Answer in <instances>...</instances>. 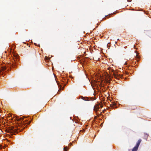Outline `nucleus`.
I'll return each mask as SVG.
<instances>
[{
  "label": "nucleus",
  "mask_w": 151,
  "mask_h": 151,
  "mask_svg": "<svg viewBox=\"0 0 151 151\" xmlns=\"http://www.w3.org/2000/svg\"><path fill=\"white\" fill-rule=\"evenodd\" d=\"M20 131V130L18 129H15L14 127H10L8 132L9 133H12V134H15V133H18Z\"/></svg>",
  "instance_id": "obj_1"
},
{
  "label": "nucleus",
  "mask_w": 151,
  "mask_h": 151,
  "mask_svg": "<svg viewBox=\"0 0 151 151\" xmlns=\"http://www.w3.org/2000/svg\"><path fill=\"white\" fill-rule=\"evenodd\" d=\"M110 71L113 72V75H114V78H115L118 79L119 78L122 77V76H121L120 75H118V74L114 72V71L113 69L111 68Z\"/></svg>",
  "instance_id": "obj_2"
},
{
  "label": "nucleus",
  "mask_w": 151,
  "mask_h": 151,
  "mask_svg": "<svg viewBox=\"0 0 151 151\" xmlns=\"http://www.w3.org/2000/svg\"><path fill=\"white\" fill-rule=\"evenodd\" d=\"M17 58H15V59L12 60V63H10V64H9L10 65L12 66L13 67H14L16 66V63L17 62Z\"/></svg>",
  "instance_id": "obj_3"
},
{
  "label": "nucleus",
  "mask_w": 151,
  "mask_h": 151,
  "mask_svg": "<svg viewBox=\"0 0 151 151\" xmlns=\"http://www.w3.org/2000/svg\"><path fill=\"white\" fill-rule=\"evenodd\" d=\"M99 105L98 104H96L94 106V110L95 111H97L99 110Z\"/></svg>",
  "instance_id": "obj_4"
},
{
  "label": "nucleus",
  "mask_w": 151,
  "mask_h": 151,
  "mask_svg": "<svg viewBox=\"0 0 151 151\" xmlns=\"http://www.w3.org/2000/svg\"><path fill=\"white\" fill-rule=\"evenodd\" d=\"M112 78V76L109 75V74H107L106 75H105V79H111Z\"/></svg>",
  "instance_id": "obj_5"
},
{
  "label": "nucleus",
  "mask_w": 151,
  "mask_h": 151,
  "mask_svg": "<svg viewBox=\"0 0 151 151\" xmlns=\"http://www.w3.org/2000/svg\"><path fill=\"white\" fill-rule=\"evenodd\" d=\"M141 141H142V140L141 139H139L138 140L135 146L136 147H137L138 148V147L141 142Z\"/></svg>",
  "instance_id": "obj_6"
},
{
  "label": "nucleus",
  "mask_w": 151,
  "mask_h": 151,
  "mask_svg": "<svg viewBox=\"0 0 151 151\" xmlns=\"http://www.w3.org/2000/svg\"><path fill=\"white\" fill-rule=\"evenodd\" d=\"M111 80V79H105V81L106 83H110Z\"/></svg>",
  "instance_id": "obj_7"
},
{
  "label": "nucleus",
  "mask_w": 151,
  "mask_h": 151,
  "mask_svg": "<svg viewBox=\"0 0 151 151\" xmlns=\"http://www.w3.org/2000/svg\"><path fill=\"white\" fill-rule=\"evenodd\" d=\"M138 149V148L136 147H134L132 150V151H137Z\"/></svg>",
  "instance_id": "obj_8"
},
{
  "label": "nucleus",
  "mask_w": 151,
  "mask_h": 151,
  "mask_svg": "<svg viewBox=\"0 0 151 151\" xmlns=\"http://www.w3.org/2000/svg\"><path fill=\"white\" fill-rule=\"evenodd\" d=\"M6 66H4L2 67L1 69V70L2 71H4L6 70Z\"/></svg>",
  "instance_id": "obj_9"
},
{
  "label": "nucleus",
  "mask_w": 151,
  "mask_h": 151,
  "mask_svg": "<svg viewBox=\"0 0 151 151\" xmlns=\"http://www.w3.org/2000/svg\"><path fill=\"white\" fill-rule=\"evenodd\" d=\"M82 99L85 101H87L88 100V99L87 97H82Z\"/></svg>",
  "instance_id": "obj_10"
},
{
  "label": "nucleus",
  "mask_w": 151,
  "mask_h": 151,
  "mask_svg": "<svg viewBox=\"0 0 151 151\" xmlns=\"http://www.w3.org/2000/svg\"><path fill=\"white\" fill-rule=\"evenodd\" d=\"M23 119V118L22 117H21L20 118H17V120L18 121H20L21 120H22Z\"/></svg>",
  "instance_id": "obj_11"
},
{
  "label": "nucleus",
  "mask_w": 151,
  "mask_h": 151,
  "mask_svg": "<svg viewBox=\"0 0 151 151\" xmlns=\"http://www.w3.org/2000/svg\"><path fill=\"white\" fill-rule=\"evenodd\" d=\"M64 150H65V151H67V147H64Z\"/></svg>",
  "instance_id": "obj_12"
},
{
  "label": "nucleus",
  "mask_w": 151,
  "mask_h": 151,
  "mask_svg": "<svg viewBox=\"0 0 151 151\" xmlns=\"http://www.w3.org/2000/svg\"><path fill=\"white\" fill-rule=\"evenodd\" d=\"M31 121H29L28 123H27V124H30V123H31Z\"/></svg>",
  "instance_id": "obj_13"
},
{
  "label": "nucleus",
  "mask_w": 151,
  "mask_h": 151,
  "mask_svg": "<svg viewBox=\"0 0 151 151\" xmlns=\"http://www.w3.org/2000/svg\"><path fill=\"white\" fill-rule=\"evenodd\" d=\"M136 56L138 58H139V57L138 55L137 54H136Z\"/></svg>",
  "instance_id": "obj_14"
},
{
  "label": "nucleus",
  "mask_w": 151,
  "mask_h": 151,
  "mask_svg": "<svg viewBox=\"0 0 151 151\" xmlns=\"http://www.w3.org/2000/svg\"><path fill=\"white\" fill-rule=\"evenodd\" d=\"M145 137H147L148 136V135H147V134H145Z\"/></svg>",
  "instance_id": "obj_15"
},
{
  "label": "nucleus",
  "mask_w": 151,
  "mask_h": 151,
  "mask_svg": "<svg viewBox=\"0 0 151 151\" xmlns=\"http://www.w3.org/2000/svg\"><path fill=\"white\" fill-rule=\"evenodd\" d=\"M99 105H100V107H101V108H102V107H103L102 105H100V104H99Z\"/></svg>",
  "instance_id": "obj_16"
},
{
  "label": "nucleus",
  "mask_w": 151,
  "mask_h": 151,
  "mask_svg": "<svg viewBox=\"0 0 151 151\" xmlns=\"http://www.w3.org/2000/svg\"><path fill=\"white\" fill-rule=\"evenodd\" d=\"M125 73H126V74H128V72H125Z\"/></svg>",
  "instance_id": "obj_17"
},
{
  "label": "nucleus",
  "mask_w": 151,
  "mask_h": 151,
  "mask_svg": "<svg viewBox=\"0 0 151 151\" xmlns=\"http://www.w3.org/2000/svg\"><path fill=\"white\" fill-rule=\"evenodd\" d=\"M134 49H135V47L134 45Z\"/></svg>",
  "instance_id": "obj_18"
},
{
  "label": "nucleus",
  "mask_w": 151,
  "mask_h": 151,
  "mask_svg": "<svg viewBox=\"0 0 151 151\" xmlns=\"http://www.w3.org/2000/svg\"><path fill=\"white\" fill-rule=\"evenodd\" d=\"M9 64H10V63H8V65H9V66H10V65H9ZM10 66H11V65H10Z\"/></svg>",
  "instance_id": "obj_19"
},
{
  "label": "nucleus",
  "mask_w": 151,
  "mask_h": 151,
  "mask_svg": "<svg viewBox=\"0 0 151 151\" xmlns=\"http://www.w3.org/2000/svg\"><path fill=\"white\" fill-rule=\"evenodd\" d=\"M111 106H113V105H111Z\"/></svg>",
  "instance_id": "obj_20"
}]
</instances>
